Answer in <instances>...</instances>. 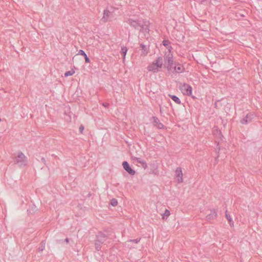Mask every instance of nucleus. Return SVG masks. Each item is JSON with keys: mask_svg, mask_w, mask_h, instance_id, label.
Returning <instances> with one entry per match:
<instances>
[{"mask_svg": "<svg viewBox=\"0 0 262 262\" xmlns=\"http://www.w3.org/2000/svg\"><path fill=\"white\" fill-rule=\"evenodd\" d=\"M15 163L20 167H23L27 165L28 158L21 152H17L14 157Z\"/></svg>", "mask_w": 262, "mask_h": 262, "instance_id": "3", "label": "nucleus"}, {"mask_svg": "<svg viewBox=\"0 0 262 262\" xmlns=\"http://www.w3.org/2000/svg\"><path fill=\"white\" fill-rule=\"evenodd\" d=\"M121 50H122V52L124 54V57L126 54L127 51V48L126 47H123L122 48Z\"/></svg>", "mask_w": 262, "mask_h": 262, "instance_id": "16", "label": "nucleus"}, {"mask_svg": "<svg viewBox=\"0 0 262 262\" xmlns=\"http://www.w3.org/2000/svg\"><path fill=\"white\" fill-rule=\"evenodd\" d=\"M2 121V119L0 118V122Z\"/></svg>", "mask_w": 262, "mask_h": 262, "instance_id": "24", "label": "nucleus"}, {"mask_svg": "<svg viewBox=\"0 0 262 262\" xmlns=\"http://www.w3.org/2000/svg\"><path fill=\"white\" fill-rule=\"evenodd\" d=\"M131 160L135 163L140 164L142 165V166L145 169L147 167L146 162L140 158H137L135 157H132Z\"/></svg>", "mask_w": 262, "mask_h": 262, "instance_id": "8", "label": "nucleus"}, {"mask_svg": "<svg viewBox=\"0 0 262 262\" xmlns=\"http://www.w3.org/2000/svg\"><path fill=\"white\" fill-rule=\"evenodd\" d=\"M202 212L208 221L213 220L217 216L216 211L214 209L208 207L205 208Z\"/></svg>", "mask_w": 262, "mask_h": 262, "instance_id": "5", "label": "nucleus"}, {"mask_svg": "<svg viewBox=\"0 0 262 262\" xmlns=\"http://www.w3.org/2000/svg\"><path fill=\"white\" fill-rule=\"evenodd\" d=\"M170 215V211L168 209H165L164 213L162 214L163 220H166Z\"/></svg>", "mask_w": 262, "mask_h": 262, "instance_id": "12", "label": "nucleus"}, {"mask_svg": "<svg viewBox=\"0 0 262 262\" xmlns=\"http://www.w3.org/2000/svg\"><path fill=\"white\" fill-rule=\"evenodd\" d=\"M162 43L164 46H167L169 44V41L168 40H164Z\"/></svg>", "mask_w": 262, "mask_h": 262, "instance_id": "18", "label": "nucleus"}, {"mask_svg": "<svg viewBox=\"0 0 262 262\" xmlns=\"http://www.w3.org/2000/svg\"><path fill=\"white\" fill-rule=\"evenodd\" d=\"M180 90L183 94L190 96L193 99L196 98V97L192 95V88L190 85L184 83L180 87Z\"/></svg>", "mask_w": 262, "mask_h": 262, "instance_id": "6", "label": "nucleus"}, {"mask_svg": "<svg viewBox=\"0 0 262 262\" xmlns=\"http://www.w3.org/2000/svg\"><path fill=\"white\" fill-rule=\"evenodd\" d=\"M117 9L114 7H108L103 11L101 21L103 23L112 21L115 19L116 11Z\"/></svg>", "mask_w": 262, "mask_h": 262, "instance_id": "2", "label": "nucleus"}, {"mask_svg": "<svg viewBox=\"0 0 262 262\" xmlns=\"http://www.w3.org/2000/svg\"><path fill=\"white\" fill-rule=\"evenodd\" d=\"M173 177L174 180L178 183H181L183 181V174L182 170L181 168L178 167L176 169Z\"/></svg>", "mask_w": 262, "mask_h": 262, "instance_id": "7", "label": "nucleus"}, {"mask_svg": "<svg viewBox=\"0 0 262 262\" xmlns=\"http://www.w3.org/2000/svg\"><path fill=\"white\" fill-rule=\"evenodd\" d=\"M79 131L80 132V133H82L83 130H84V126H82V125H81L80 127H79Z\"/></svg>", "mask_w": 262, "mask_h": 262, "instance_id": "23", "label": "nucleus"}, {"mask_svg": "<svg viewBox=\"0 0 262 262\" xmlns=\"http://www.w3.org/2000/svg\"><path fill=\"white\" fill-rule=\"evenodd\" d=\"M165 60L166 61L167 68L168 70H170L172 68V66L173 64V59H172V55H169L168 56L165 57Z\"/></svg>", "mask_w": 262, "mask_h": 262, "instance_id": "10", "label": "nucleus"}, {"mask_svg": "<svg viewBox=\"0 0 262 262\" xmlns=\"http://www.w3.org/2000/svg\"><path fill=\"white\" fill-rule=\"evenodd\" d=\"M169 96L172 99L173 101H174L177 104H180L181 100L180 99L175 95H169Z\"/></svg>", "mask_w": 262, "mask_h": 262, "instance_id": "13", "label": "nucleus"}, {"mask_svg": "<svg viewBox=\"0 0 262 262\" xmlns=\"http://www.w3.org/2000/svg\"><path fill=\"white\" fill-rule=\"evenodd\" d=\"M163 63L162 58L159 57L155 61L148 65L147 70L149 72H156L158 71L159 69L162 67Z\"/></svg>", "mask_w": 262, "mask_h": 262, "instance_id": "4", "label": "nucleus"}, {"mask_svg": "<svg viewBox=\"0 0 262 262\" xmlns=\"http://www.w3.org/2000/svg\"><path fill=\"white\" fill-rule=\"evenodd\" d=\"M131 25L139 31V36L141 38L147 37L149 35V24L148 21H133Z\"/></svg>", "mask_w": 262, "mask_h": 262, "instance_id": "1", "label": "nucleus"}, {"mask_svg": "<svg viewBox=\"0 0 262 262\" xmlns=\"http://www.w3.org/2000/svg\"><path fill=\"white\" fill-rule=\"evenodd\" d=\"M157 127L159 128H163L164 127V125L163 124L159 123L157 124Z\"/></svg>", "mask_w": 262, "mask_h": 262, "instance_id": "20", "label": "nucleus"}, {"mask_svg": "<svg viewBox=\"0 0 262 262\" xmlns=\"http://www.w3.org/2000/svg\"><path fill=\"white\" fill-rule=\"evenodd\" d=\"M122 166L123 168L130 174L134 175L135 174V171L131 168L128 163L126 161H124L122 163Z\"/></svg>", "mask_w": 262, "mask_h": 262, "instance_id": "9", "label": "nucleus"}, {"mask_svg": "<svg viewBox=\"0 0 262 262\" xmlns=\"http://www.w3.org/2000/svg\"><path fill=\"white\" fill-rule=\"evenodd\" d=\"M226 218H227V219L229 223H230L231 222H232V219H231V216H230V215L226 214Z\"/></svg>", "mask_w": 262, "mask_h": 262, "instance_id": "17", "label": "nucleus"}, {"mask_svg": "<svg viewBox=\"0 0 262 262\" xmlns=\"http://www.w3.org/2000/svg\"><path fill=\"white\" fill-rule=\"evenodd\" d=\"M246 119H247L248 118V116H246ZM247 122H248V121H247V120H245V119H244V120H243L242 121V123H243V124H246V123H247Z\"/></svg>", "mask_w": 262, "mask_h": 262, "instance_id": "22", "label": "nucleus"}, {"mask_svg": "<svg viewBox=\"0 0 262 262\" xmlns=\"http://www.w3.org/2000/svg\"><path fill=\"white\" fill-rule=\"evenodd\" d=\"M111 204L113 206H116L118 204V201L116 199H113L111 200Z\"/></svg>", "mask_w": 262, "mask_h": 262, "instance_id": "15", "label": "nucleus"}, {"mask_svg": "<svg viewBox=\"0 0 262 262\" xmlns=\"http://www.w3.org/2000/svg\"><path fill=\"white\" fill-rule=\"evenodd\" d=\"M79 54L83 56L84 57L86 55V54L85 53V52L83 50H79Z\"/></svg>", "mask_w": 262, "mask_h": 262, "instance_id": "19", "label": "nucleus"}, {"mask_svg": "<svg viewBox=\"0 0 262 262\" xmlns=\"http://www.w3.org/2000/svg\"><path fill=\"white\" fill-rule=\"evenodd\" d=\"M75 73V71L73 69L71 70L70 71H67L64 73V75L66 77L72 76Z\"/></svg>", "mask_w": 262, "mask_h": 262, "instance_id": "14", "label": "nucleus"}, {"mask_svg": "<svg viewBox=\"0 0 262 262\" xmlns=\"http://www.w3.org/2000/svg\"><path fill=\"white\" fill-rule=\"evenodd\" d=\"M184 70H185V68L182 64H176L174 68V71L178 73H182L184 71Z\"/></svg>", "mask_w": 262, "mask_h": 262, "instance_id": "11", "label": "nucleus"}, {"mask_svg": "<svg viewBox=\"0 0 262 262\" xmlns=\"http://www.w3.org/2000/svg\"><path fill=\"white\" fill-rule=\"evenodd\" d=\"M84 59H85V62H87V63H89L90 62V59L89 58H88V56L87 55H85L84 56Z\"/></svg>", "mask_w": 262, "mask_h": 262, "instance_id": "21", "label": "nucleus"}]
</instances>
